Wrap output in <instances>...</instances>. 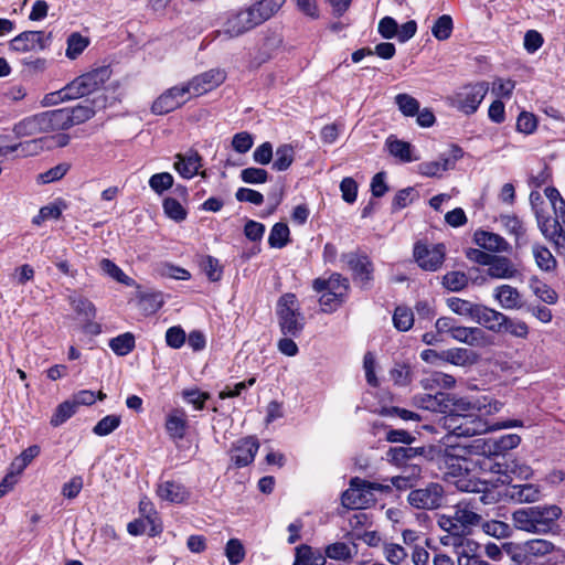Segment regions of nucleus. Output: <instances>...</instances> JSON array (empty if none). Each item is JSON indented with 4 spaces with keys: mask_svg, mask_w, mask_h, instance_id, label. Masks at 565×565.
<instances>
[{
    "mask_svg": "<svg viewBox=\"0 0 565 565\" xmlns=\"http://www.w3.org/2000/svg\"><path fill=\"white\" fill-rule=\"evenodd\" d=\"M482 530L486 534L495 539H505L511 534V527L508 523L491 520L482 523Z\"/></svg>",
    "mask_w": 565,
    "mask_h": 565,
    "instance_id": "nucleus-59",
    "label": "nucleus"
},
{
    "mask_svg": "<svg viewBox=\"0 0 565 565\" xmlns=\"http://www.w3.org/2000/svg\"><path fill=\"white\" fill-rule=\"evenodd\" d=\"M76 408L72 399L61 403L52 415L50 424L53 427L61 426L76 413Z\"/></svg>",
    "mask_w": 565,
    "mask_h": 565,
    "instance_id": "nucleus-51",
    "label": "nucleus"
},
{
    "mask_svg": "<svg viewBox=\"0 0 565 565\" xmlns=\"http://www.w3.org/2000/svg\"><path fill=\"white\" fill-rule=\"evenodd\" d=\"M446 546L452 547L459 565L470 562L479 552L480 545L469 536L462 539H452Z\"/></svg>",
    "mask_w": 565,
    "mask_h": 565,
    "instance_id": "nucleus-25",
    "label": "nucleus"
},
{
    "mask_svg": "<svg viewBox=\"0 0 565 565\" xmlns=\"http://www.w3.org/2000/svg\"><path fill=\"white\" fill-rule=\"evenodd\" d=\"M407 500L413 508L435 510L443 504L444 488L439 483L430 482L423 488L412 490L408 493Z\"/></svg>",
    "mask_w": 565,
    "mask_h": 565,
    "instance_id": "nucleus-10",
    "label": "nucleus"
},
{
    "mask_svg": "<svg viewBox=\"0 0 565 565\" xmlns=\"http://www.w3.org/2000/svg\"><path fill=\"white\" fill-rule=\"evenodd\" d=\"M100 269L115 279L118 282H121L126 286H131L134 284V279L127 276L113 260L108 258H103L99 263Z\"/></svg>",
    "mask_w": 565,
    "mask_h": 565,
    "instance_id": "nucleus-50",
    "label": "nucleus"
},
{
    "mask_svg": "<svg viewBox=\"0 0 565 565\" xmlns=\"http://www.w3.org/2000/svg\"><path fill=\"white\" fill-rule=\"evenodd\" d=\"M276 316L284 335L298 337L303 331L306 318L295 294L286 292L278 298Z\"/></svg>",
    "mask_w": 565,
    "mask_h": 565,
    "instance_id": "nucleus-4",
    "label": "nucleus"
},
{
    "mask_svg": "<svg viewBox=\"0 0 565 565\" xmlns=\"http://www.w3.org/2000/svg\"><path fill=\"white\" fill-rule=\"evenodd\" d=\"M258 26L253 11L247 7L243 10L228 13L223 25V33L228 38L239 36Z\"/></svg>",
    "mask_w": 565,
    "mask_h": 565,
    "instance_id": "nucleus-14",
    "label": "nucleus"
},
{
    "mask_svg": "<svg viewBox=\"0 0 565 565\" xmlns=\"http://www.w3.org/2000/svg\"><path fill=\"white\" fill-rule=\"evenodd\" d=\"M510 497L519 502H535L541 498V490L532 483L513 484L510 487Z\"/></svg>",
    "mask_w": 565,
    "mask_h": 565,
    "instance_id": "nucleus-33",
    "label": "nucleus"
},
{
    "mask_svg": "<svg viewBox=\"0 0 565 565\" xmlns=\"http://www.w3.org/2000/svg\"><path fill=\"white\" fill-rule=\"evenodd\" d=\"M386 146L392 156L399 158L404 162H412L418 160L417 157L413 158L411 154L412 146L409 142L393 139L392 137L387 138Z\"/></svg>",
    "mask_w": 565,
    "mask_h": 565,
    "instance_id": "nucleus-41",
    "label": "nucleus"
},
{
    "mask_svg": "<svg viewBox=\"0 0 565 565\" xmlns=\"http://www.w3.org/2000/svg\"><path fill=\"white\" fill-rule=\"evenodd\" d=\"M294 162V149L289 145L279 146L276 150V158L273 162V169L276 171H286Z\"/></svg>",
    "mask_w": 565,
    "mask_h": 565,
    "instance_id": "nucleus-53",
    "label": "nucleus"
},
{
    "mask_svg": "<svg viewBox=\"0 0 565 565\" xmlns=\"http://www.w3.org/2000/svg\"><path fill=\"white\" fill-rule=\"evenodd\" d=\"M342 260L352 271L354 281L363 288L369 287L374 271L371 259L364 254L347 253L342 255Z\"/></svg>",
    "mask_w": 565,
    "mask_h": 565,
    "instance_id": "nucleus-12",
    "label": "nucleus"
},
{
    "mask_svg": "<svg viewBox=\"0 0 565 565\" xmlns=\"http://www.w3.org/2000/svg\"><path fill=\"white\" fill-rule=\"evenodd\" d=\"M479 411L480 408L468 398L446 394L441 413L447 414L445 417H463Z\"/></svg>",
    "mask_w": 565,
    "mask_h": 565,
    "instance_id": "nucleus-21",
    "label": "nucleus"
},
{
    "mask_svg": "<svg viewBox=\"0 0 565 565\" xmlns=\"http://www.w3.org/2000/svg\"><path fill=\"white\" fill-rule=\"evenodd\" d=\"M447 305L449 309L456 315L469 317L475 319L476 313L478 312L479 303H473L469 300H465L461 298L452 297L447 300Z\"/></svg>",
    "mask_w": 565,
    "mask_h": 565,
    "instance_id": "nucleus-43",
    "label": "nucleus"
},
{
    "mask_svg": "<svg viewBox=\"0 0 565 565\" xmlns=\"http://www.w3.org/2000/svg\"><path fill=\"white\" fill-rule=\"evenodd\" d=\"M487 273L494 279H513L518 276L519 270L510 258L494 255Z\"/></svg>",
    "mask_w": 565,
    "mask_h": 565,
    "instance_id": "nucleus-23",
    "label": "nucleus"
},
{
    "mask_svg": "<svg viewBox=\"0 0 565 565\" xmlns=\"http://www.w3.org/2000/svg\"><path fill=\"white\" fill-rule=\"evenodd\" d=\"M504 316L500 311L480 305L473 320L492 332L501 333L502 321H505Z\"/></svg>",
    "mask_w": 565,
    "mask_h": 565,
    "instance_id": "nucleus-27",
    "label": "nucleus"
},
{
    "mask_svg": "<svg viewBox=\"0 0 565 565\" xmlns=\"http://www.w3.org/2000/svg\"><path fill=\"white\" fill-rule=\"evenodd\" d=\"M268 172L262 168H246L241 171V179L245 183L262 184L268 181Z\"/></svg>",
    "mask_w": 565,
    "mask_h": 565,
    "instance_id": "nucleus-64",
    "label": "nucleus"
},
{
    "mask_svg": "<svg viewBox=\"0 0 565 565\" xmlns=\"http://www.w3.org/2000/svg\"><path fill=\"white\" fill-rule=\"evenodd\" d=\"M294 565H326V558L316 553L309 545L302 544L296 548Z\"/></svg>",
    "mask_w": 565,
    "mask_h": 565,
    "instance_id": "nucleus-39",
    "label": "nucleus"
},
{
    "mask_svg": "<svg viewBox=\"0 0 565 565\" xmlns=\"http://www.w3.org/2000/svg\"><path fill=\"white\" fill-rule=\"evenodd\" d=\"M493 297L507 310L521 309L524 305L519 290L510 285L498 286L494 289Z\"/></svg>",
    "mask_w": 565,
    "mask_h": 565,
    "instance_id": "nucleus-26",
    "label": "nucleus"
},
{
    "mask_svg": "<svg viewBox=\"0 0 565 565\" xmlns=\"http://www.w3.org/2000/svg\"><path fill=\"white\" fill-rule=\"evenodd\" d=\"M499 221L504 230L515 237L516 244L519 245L525 234V227L522 221L516 215L510 214L500 215Z\"/></svg>",
    "mask_w": 565,
    "mask_h": 565,
    "instance_id": "nucleus-44",
    "label": "nucleus"
},
{
    "mask_svg": "<svg viewBox=\"0 0 565 565\" xmlns=\"http://www.w3.org/2000/svg\"><path fill=\"white\" fill-rule=\"evenodd\" d=\"M446 248L444 244L428 246L423 243H416L414 247V257L418 266L428 271L438 270L445 260Z\"/></svg>",
    "mask_w": 565,
    "mask_h": 565,
    "instance_id": "nucleus-11",
    "label": "nucleus"
},
{
    "mask_svg": "<svg viewBox=\"0 0 565 565\" xmlns=\"http://www.w3.org/2000/svg\"><path fill=\"white\" fill-rule=\"evenodd\" d=\"M225 78L226 73L224 70L211 68L194 76L184 86L188 88V94L200 96L220 86Z\"/></svg>",
    "mask_w": 565,
    "mask_h": 565,
    "instance_id": "nucleus-13",
    "label": "nucleus"
},
{
    "mask_svg": "<svg viewBox=\"0 0 565 565\" xmlns=\"http://www.w3.org/2000/svg\"><path fill=\"white\" fill-rule=\"evenodd\" d=\"M97 100H85L75 107H65L53 110L55 127L57 130H65L72 126L81 125L95 115Z\"/></svg>",
    "mask_w": 565,
    "mask_h": 565,
    "instance_id": "nucleus-9",
    "label": "nucleus"
},
{
    "mask_svg": "<svg viewBox=\"0 0 565 565\" xmlns=\"http://www.w3.org/2000/svg\"><path fill=\"white\" fill-rule=\"evenodd\" d=\"M446 394L437 393L435 395L425 394L416 397V403L420 405V407L433 411V412H441Z\"/></svg>",
    "mask_w": 565,
    "mask_h": 565,
    "instance_id": "nucleus-61",
    "label": "nucleus"
},
{
    "mask_svg": "<svg viewBox=\"0 0 565 565\" xmlns=\"http://www.w3.org/2000/svg\"><path fill=\"white\" fill-rule=\"evenodd\" d=\"M157 493L162 500L173 503H181L188 497L184 487L174 481H164L160 483Z\"/></svg>",
    "mask_w": 565,
    "mask_h": 565,
    "instance_id": "nucleus-31",
    "label": "nucleus"
},
{
    "mask_svg": "<svg viewBox=\"0 0 565 565\" xmlns=\"http://www.w3.org/2000/svg\"><path fill=\"white\" fill-rule=\"evenodd\" d=\"M164 428L169 437L173 440H182L189 428V419L183 408H173L167 416Z\"/></svg>",
    "mask_w": 565,
    "mask_h": 565,
    "instance_id": "nucleus-19",
    "label": "nucleus"
},
{
    "mask_svg": "<svg viewBox=\"0 0 565 565\" xmlns=\"http://www.w3.org/2000/svg\"><path fill=\"white\" fill-rule=\"evenodd\" d=\"M88 44V38L83 36L78 32H74L67 38V47L65 54L68 58L75 60L84 52Z\"/></svg>",
    "mask_w": 565,
    "mask_h": 565,
    "instance_id": "nucleus-46",
    "label": "nucleus"
},
{
    "mask_svg": "<svg viewBox=\"0 0 565 565\" xmlns=\"http://www.w3.org/2000/svg\"><path fill=\"white\" fill-rule=\"evenodd\" d=\"M451 338L468 345H477L483 339V331L479 328L456 326L451 330Z\"/></svg>",
    "mask_w": 565,
    "mask_h": 565,
    "instance_id": "nucleus-35",
    "label": "nucleus"
},
{
    "mask_svg": "<svg viewBox=\"0 0 565 565\" xmlns=\"http://www.w3.org/2000/svg\"><path fill=\"white\" fill-rule=\"evenodd\" d=\"M39 454L40 447L38 445L28 447L12 461L11 468L17 469V472H22Z\"/></svg>",
    "mask_w": 565,
    "mask_h": 565,
    "instance_id": "nucleus-62",
    "label": "nucleus"
},
{
    "mask_svg": "<svg viewBox=\"0 0 565 565\" xmlns=\"http://www.w3.org/2000/svg\"><path fill=\"white\" fill-rule=\"evenodd\" d=\"M121 418L118 415H107L103 417L93 428L97 436H107L119 427Z\"/></svg>",
    "mask_w": 565,
    "mask_h": 565,
    "instance_id": "nucleus-58",
    "label": "nucleus"
},
{
    "mask_svg": "<svg viewBox=\"0 0 565 565\" xmlns=\"http://www.w3.org/2000/svg\"><path fill=\"white\" fill-rule=\"evenodd\" d=\"M139 512L142 519H146L150 524L149 536H156L162 531L160 522H158L157 512L153 504L148 499H142L139 502Z\"/></svg>",
    "mask_w": 565,
    "mask_h": 565,
    "instance_id": "nucleus-37",
    "label": "nucleus"
},
{
    "mask_svg": "<svg viewBox=\"0 0 565 565\" xmlns=\"http://www.w3.org/2000/svg\"><path fill=\"white\" fill-rule=\"evenodd\" d=\"M561 515L562 509L558 505H535L514 511L512 513V522L518 530L546 534L556 526Z\"/></svg>",
    "mask_w": 565,
    "mask_h": 565,
    "instance_id": "nucleus-2",
    "label": "nucleus"
},
{
    "mask_svg": "<svg viewBox=\"0 0 565 565\" xmlns=\"http://www.w3.org/2000/svg\"><path fill=\"white\" fill-rule=\"evenodd\" d=\"M504 320L505 321H502V332H507L513 337L521 339L527 338L529 326L524 321L512 319L507 315L504 316Z\"/></svg>",
    "mask_w": 565,
    "mask_h": 565,
    "instance_id": "nucleus-55",
    "label": "nucleus"
},
{
    "mask_svg": "<svg viewBox=\"0 0 565 565\" xmlns=\"http://www.w3.org/2000/svg\"><path fill=\"white\" fill-rule=\"evenodd\" d=\"M530 288L543 302L547 305H554L557 302V292L537 277L533 276L530 279Z\"/></svg>",
    "mask_w": 565,
    "mask_h": 565,
    "instance_id": "nucleus-38",
    "label": "nucleus"
},
{
    "mask_svg": "<svg viewBox=\"0 0 565 565\" xmlns=\"http://www.w3.org/2000/svg\"><path fill=\"white\" fill-rule=\"evenodd\" d=\"M444 426L457 437H472L494 429L522 427L523 423L519 419H510L490 425L478 412H475L463 417H445Z\"/></svg>",
    "mask_w": 565,
    "mask_h": 565,
    "instance_id": "nucleus-3",
    "label": "nucleus"
},
{
    "mask_svg": "<svg viewBox=\"0 0 565 565\" xmlns=\"http://www.w3.org/2000/svg\"><path fill=\"white\" fill-rule=\"evenodd\" d=\"M111 71L107 66L97 67L74 78L63 88L46 94L44 105L51 106L66 100L82 98L100 89L109 79Z\"/></svg>",
    "mask_w": 565,
    "mask_h": 565,
    "instance_id": "nucleus-1",
    "label": "nucleus"
},
{
    "mask_svg": "<svg viewBox=\"0 0 565 565\" xmlns=\"http://www.w3.org/2000/svg\"><path fill=\"white\" fill-rule=\"evenodd\" d=\"M286 3V0H259L250 4L254 18L258 25L273 18Z\"/></svg>",
    "mask_w": 565,
    "mask_h": 565,
    "instance_id": "nucleus-29",
    "label": "nucleus"
},
{
    "mask_svg": "<svg viewBox=\"0 0 565 565\" xmlns=\"http://www.w3.org/2000/svg\"><path fill=\"white\" fill-rule=\"evenodd\" d=\"M393 323L398 331H408L414 324L413 311L406 306L396 307L393 315Z\"/></svg>",
    "mask_w": 565,
    "mask_h": 565,
    "instance_id": "nucleus-49",
    "label": "nucleus"
},
{
    "mask_svg": "<svg viewBox=\"0 0 565 565\" xmlns=\"http://www.w3.org/2000/svg\"><path fill=\"white\" fill-rule=\"evenodd\" d=\"M475 243L486 250L492 253L509 252L510 244L499 234L488 231H477L473 235Z\"/></svg>",
    "mask_w": 565,
    "mask_h": 565,
    "instance_id": "nucleus-22",
    "label": "nucleus"
},
{
    "mask_svg": "<svg viewBox=\"0 0 565 565\" xmlns=\"http://www.w3.org/2000/svg\"><path fill=\"white\" fill-rule=\"evenodd\" d=\"M188 88L184 84L180 86H173L163 92L152 104L151 111L154 115H166L188 100Z\"/></svg>",
    "mask_w": 565,
    "mask_h": 565,
    "instance_id": "nucleus-15",
    "label": "nucleus"
},
{
    "mask_svg": "<svg viewBox=\"0 0 565 565\" xmlns=\"http://www.w3.org/2000/svg\"><path fill=\"white\" fill-rule=\"evenodd\" d=\"M468 276L462 271H449L443 277V285L450 291H460L468 285Z\"/></svg>",
    "mask_w": 565,
    "mask_h": 565,
    "instance_id": "nucleus-56",
    "label": "nucleus"
},
{
    "mask_svg": "<svg viewBox=\"0 0 565 565\" xmlns=\"http://www.w3.org/2000/svg\"><path fill=\"white\" fill-rule=\"evenodd\" d=\"M200 266L210 281H218L221 279L223 270L217 258L210 255L204 256L200 262Z\"/></svg>",
    "mask_w": 565,
    "mask_h": 565,
    "instance_id": "nucleus-57",
    "label": "nucleus"
},
{
    "mask_svg": "<svg viewBox=\"0 0 565 565\" xmlns=\"http://www.w3.org/2000/svg\"><path fill=\"white\" fill-rule=\"evenodd\" d=\"M312 288L317 292L330 291L333 296L345 297L349 289V280L340 274H332L328 279L316 278Z\"/></svg>",
    "mask_w": 565,
    "mask_h": 565,
    "instance_id": "nucleus-24",
    "label": "nucleus"
},
{
    "mask_svg": "<svg viewBox=\"0 0 565 565\" xmlns=\"http://www.w3.org/2000/svg\"><path fill=\"white\" fill-rule=\"evenodd\" d=\"M532 563L539 557H544L555 550V545L543 539L529 540L524 542Z\"/></svg>",
    "mask_w": 565,
    "mask_h": 565,
    "instance_id": "nucleus-40",
    "label": "nucleus"
},
{
    "mask_svg": "<svg viewBox=\"0 0 565 565\" xmlns=\"http://www.w3.org/2000/svg\"><path fill=\"white\" fill-rule=\"evenodd\" d=\"M225 555L231 565H237L245 557V548L238 539H231L225 546Z\"/></svg>",
    "mask_w": 565,
    "mask_h": 565,
    "instance_id": "nucleus-60",
    "label": "nucleus"
},
{
    "mask_svg": "<svg viewBox=\"0 0 565 565\" xmlns=\"http://www.w3.org/2000/svg\"><path fill=\"white\" fill-rule=\"evenodd\" d=\"M289 227L285 223H276L269 233L268 244L274 248H282L289 243Z\"/></svg>",
    "mask_w": 565,
    "mask_h": 565,
    "instance_id": "nucleus-48",
    "label": "nucleus"
},
{
    "mask_svg": "<svg viewBox=\"0 0 565 565\" xmlns=\"http://www.w3.org/2000/svg\"><path fill=\"white\" fill-rule=\"evenodd\" d=\"M47 141L49 138L46 137L33 138L15 145H10V149H12V153H15L17 158L32 157L41 153Z\"/></svg>",
    "mask_w": 565,
    "mask_h": 565,
    "instance_id": "nucleus-30",
    "label": "nucleus"
},
{
    "mask_svg": "<svg viewBox=\"0 0 565 565\" xmlns=\"http://www.w3.org/2000/svg\"><path fill=\"white\" fill-rule=\"evenodd\" d=\"M520 443L521 437L518 434H507L492 439L490 449L494 455H503L518 447Z\"/></svg>",
    "mask_w": 565,
    "mask_h": 565,
    "instance_id": "nucleus-42",
    "label": "nucleus"
},
{
    "mask_svg": "<svg viewBox=\"0 0 565 565\" xmlns=\"http://www.w3.org/2000/svg\"><path fill=\"white\" fill-rule=\"evenodd\" d=\"M381 488L379 483L362 480L358 477L352 478L349 489L341 495L342 505L352 510L364 509L374 501L373 491L381 490Z\"/></svg>",
    "mask_w": 565,
    "mask_h": 565,
    "instance_id": "nucleus-6",
    "label": "nucleus"
},
{
    "mask_svg": "<svg viewBox=\"0 0 565 565\" xmlns=\"http://www.w3.org/2000/svg\"><path fill=\"white\" fill-rule=\"evenodd\" d=\"M173 185V177L169 172H160L151 175L149 186L157 194H162Z\"/></svg>",
    "mask_w": 565,
    "mask_h": 565,
    "instance_id": "nucleus-63",
    "label": "nucleus"
},
{
    "mask_svg": "<svg viewBox=\"0 0 565 565\" xmlns=\"http://www.w3.org/2000/svg\"><path fill=\"white\" fill-rule=\"evenodd\" d=\"M56 130L53 110L26 117L17 122L12 129L17 138L34 137Z\"/></svg>",
    "mask_w": 565,
    "mask_h": 565,
    "instance_id": "nucleus-8",
    "label": "nucleus"
},
{
    "mask_svg": "<svg viewBox=\"0 0 565 565\" xmlns=\"http://www.w3.org/2000/svg\"><path fill=\"white\" fill-rule=\"evenodd\" d=\"M440 360L458 366H465L475 362V354L465 348H452L441 352Z\"/></svg>",
    "mask_w": 565,
    "mask_h": 565,
    "instance_id": "nucleus-34",
    "label": "nucleus"
},
{
    "mask_svg": "<svg viewBox=\"0 0 565 565\" xmlns=\"http://www.w3.org/2000/svg\"><path fill=\"white\" fill-rule=\"evenodd\" d=\"M173 167L184 179H192L196 174L203 178L206 177L205 171L200 172L202 168V157L193 149H190L185 153H178Z\"/></svg>",
    "mask_w": 565,
    "mask_h": 565,
    "instance_id": "nucleus-17",
    "label": "nucleus"
},
{
    "mask_svg": "<svg viewBox=\"0 0 565 565\" xmlns=\"http://www.w3.org/2000/svg\"><path fill=\"white\" fill-rule=\"evenodd\" d=\"M439 526L448 534L440 539L443 545L449 544L452 539H462L469 536L471 531L454 520V515H441L438 520Z\"/></svg>",
    "mask_w": 565,
    "mask_h": 565,
    "instance_id": "nucleus-28",
    "label": "nucleus"
},
{
    "mask_svg": "<svg viewBox=\"0 0 565 565\" xmlns=\"http://www.w3.org/2000/svg\"><path fill=\"white\" fill-rule=\"evenodd\" d=\"M441 450L435 446H420L412 447L411 445L391 447L386 452L387 461L402 467L406 466L415 460L422 462L423 460H435Z\"/></svg>",
    "mask_w": 565,
    "mask_h": 565,
    "instance_id": "nucleus-7",
    "label": "nucleus"
},
{
    "mask_svg": "<svg viewBox=\"0 0 565 565\" xmlns=\"http://www.w3.org/2000/svg\"><path fill=\"white\" fill-rule=\"evenodd\" d=\"M489 90L487 82H477L465 85L449 97L450 106L465 115L475 114Z\"/></svg>",
    "mask_w": 565,
    "mask_h": 565,
    "instance_id": "nucleus-5",
    "label": "nucleus"
},
{
    "mask_svg": "<svg viewBox=\"0 0 565 565\" xmlns=\"http://www.w3.org/2000/svg\"><path fill=\"white\" fill-rule=\"evenodd\" d=\"M109 348L119 356L127 355L135 348V337L126 332L109 341Z\"/></svg>",
    "mask_w": 565,
    "mask_h": 565,
    "instance_id": "nucleus-47",
    "label": "nucleus"
},
{
    "mask_svg": "<svg viewBox=\"0 0 565 565\" xmlns=\"http://www.w3.org/2000/svg\"><path fill=\"white\" fill-rule=\"evenodd\" d=\"M259 443L256 437L249 436L237 440L231 450V459L236 467H246L254 461Z\"/></svg>",
    "mask_w": 565,
    "mask_h": 565,
    "instance_id": "nucleus-18",
    "label": "nucleus"
},
{
    "mask_svg": "<svg viewBox=\"0 0 565 565\" xmlns=\"http://www.w3.org/2000/svg\"><path fill=\"white\" fill-rule=\"evenodd\" d=\"M476 498L469 501H460L455 505L452 514L456 522L463 524V526L468 527L470 531L482 521L481 515L476 512Z\"/></svg>",
    "mask_w": 565,
    "mask_h": 565,
    "instance_id": "nucleus-20",
    "label": "nucleus"
},
{
    "mask_svg": "<svg viewBox=\"0 0 565 565\" xmlns=\"http://www.w3.org/2000/svg\"><path fill=\"white\" fill-rule=\"evenodd\" d=\"M51 40V33L44 31H24L10 41V50L14 52H30L44 50Z\"/></svg>",
    "mask_w": 565,
    "mask_h": 565,
    "instance_id": "nucleus-16",
    "label": "nucleus"
},
{
    "mask_svg": "<svg viewBox=\"0 0 565 565\" xmlns=\"http://www.w3.org/2000/svg\"><path fill=\"white\" fill-rule=\"evenodd\" d=\"M454 23L452 19L448 14L440 15L431 26L433 35L439 40L445 41L448 40L452 33Z\"/></svg>",
    "mask_w": 565,
    "mask_h": 565,
    "instance_id": "nucleus-52",
    "label": "nucleus"
},
{
    "mask_svg": "<svg viewBox=\"0 0 565 565\" xmlns=\"http://www.w3.org/2000/svg\"><path fill=\"white\" fill-rule=\"evenodd\" d=\"M505 551L515 565L533 564L524 543H509Z\"/></svg>",
    "mask_w": 565,
    "mask_h": 565,
    "instance_id": "nucleus-54",
    "label": "nucleus"
},
{
    "mask_svg": "<svg viewBox=\"0 0 565 565\" xmlns=\"http://www.w3.org/2000/svg\"><path fill=\"white\" fill-rule=\"evenodd\" d=\"M532 252L535 263L541 270L548 273L556 268L557 262L547 247L534 244Z\"/></svg>",
    "mask_w": 565,
    "mask_h": 565,
    "instance_id": "nucleus-36",
    "label": "nucleus"
},
{
    "mask_svg": "<svg viewBox=\"0 0 565 565\" xmlns=\"http://www.w3.org/2000/svg\"><path fill=\"white\" fill-rule=\"evenodd\" d=\"M394 99L398 110L406 117H414L419 111V102L409 94H397Z\"/></svg>",
    "mask_w": 565,
    "mask_h": 565,
    "instance_id": "nucleus-45",
    "label": "nucleus"
},
{
    "mask_svg": "<svg viewBox=\"0 0 565 565\" xmlns=\"http://www.w3.org/2000/svg\"><path fill=\"white\" fill-rule=\"evenodd\" d=\"M324 553L331 559L349 562L358 554V550L354 543L335 542L329 544Z\"/></svg>",
    "mask_w": 565,
    "mask_h": 565,
    "instance_id": "nucleus-32",
    "label": "nucleus"
}]
</instances>
